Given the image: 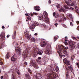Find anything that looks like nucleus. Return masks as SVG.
<instances>
[{
	"instance_id": "nucleus-1",
	"label": "nucleus",
	"mask_w": 79,
	"mask_h": 79,
	"mask_svg": "<svg viewBox=\"0 0 79 79\" xmlns=\"http://www.w3.org/2000/svg\"><path fill=\"white\" fill-rule=\"evenodd\" d=\"M47 68L48 69V70L51 73V75L49 74L47 75V77H48V79H53V78L52 77V76H53L54 78H56L58 77L57 75L55 72L54 67H51L49 65L48 67H47Z\"/></svg>"
},
{
	"instance_id": "nucleus-2",
	"label": "nucleus",
	"mask_w": 79,
	"mask_h": 79,
	"mask_svg": "<svg viewBox=\"0 0 79 79\" xmlns=\"http://www.w3.org/2000/svg\"><path fill=\"white\" fill-rule=\"evenodd\" d=\"M43 15L44 16V17L43 15L38 16V18L39 20H42V19L45 23H49V20L48 19V14L47 12L44 11L43 12Z\"/></svg>"
},
{
	"instance_id": "nucleus-3",
	"label": "nucleus",
	"mask_w": 79,
	"mask_h": 79,
	"mask_svg": "<svg viewBox=\"0 0 79 79\" xmlns=\"http://www.w3.org/2000/svg\"><path fill=\"white\" fill-rule=\"evenodd\" d=\"M65 2L68 6H64V8H65L64 9L63 7H61L59 9L60 11H64V12H65L66 11H67V10H69V6H74V3H75L74 2H72L71 3V2H69L66 1H65Z\"/></svg>"
},
{
	"instance_id": "nucleus-4",
	"label": "nucleus",
	"mask_w": 79,
	"mask_h": 79,
	"mask_svg": "<svg viewBox=\"0 0 79 79\" xmlns=\"http://www.w3.org/2000/svg\"><path fill=\"white\" fill-rule=\"evenodd\" d=\"M43 53H44V52L42 50L39 49L37 52V49H35L33 51V52L32 53V56L33 57H35L37 54H39L40 55H42Z\"/></svg>"
},
{
	"instance_id": "nucleus-5",
	"label": "nucleus",
	"mask_w": 79,
	"mask_h": 79,
	"mask_svg": "<svg viewBox=\"0 0 79 79\" xmlns=\"http://www.w3.org/2000/svg\"><path fill=\"white\" fill-rule=\"evenodd\" d=\"M58 49L57 50V51L58 52L59 54L60 57V58H61V57H62V56L60 55L61 51H63L64 50V49H65V50H68V48L67 47H65L63 45H59L58 46Z\"/></svg>"
},
{
	"instance_id": "nucleus-6",
	"label": "nucleus",
	"mask_w": 79,
	"mask_h": 79,
	"mask_svg": "<svg viewBox=\"0 0 79 79\" xmlns=\"http://www.w3.org/2000/svg\"><path fill=\"white\" fill-rule=\"evenodd\" d=\"M72 70H73V66L72 65H70L68 69L66 68V75L67 79H70L69 74V72L71 71Z\"/></svg>"
},
{
	"instance_id": "nucleus-7",
	"label": "nucleus",
	"mask_w": 79,
	"mask_h": 79,
	"mask_svg": "<svg viewBox=\"0 0 79 79\" xmlns=\"http://www.w3.org/2000/svg\"><path fill=\"white\" fill-rule=\"evenodd\" d=\"M41 47H47L48 45H50V43H48V42H45V41L44 40H42L40 42Z\"/></svg>"
},
{
	"instance_id": "nucleus-8",
	"label": "nucleus",
	"mask_w": 79,
	"mask_h": 79,
	"mask_svg": "<svg viewBox=\"0 0 79 79\" xmlns=\"http://www.w3.org/2000/svg\"><path fill=\"white\" fill-rule=\"evenodd\" d=\"M11 71L12 72H13V71L15 72H16L18 75H20V73L19 72V70H18V68L15 66H13L10 69Z\"/></svg>"
},
{
	"instance_id": "nucleus-9",
	"label": "nucleus",
	"mask_w": 79,
	"mask_h": 79,
	"mask_svg": "<svg viewBox=\"0 0 79 79\" xmlns=\"http://www.w3.org/2000/svg\"><path fill=\"white\" fill-rule=\"evenodd\" d=\"M52 47H51V45H48L46 51V53H47V54H48V55H49V54L52 53Z\"/></svg>"
},
{
	"instance_id": "nucleus-10",
	"label": "nucleus",
	"mask_w": 79,
	"mask_h": 79,
	"mask_svg": "<svg viewBox=\"0 0 79 79\" xmlns=\"http://www.w3.org/2000/svg\"><path fill=\"white\" fill-rule=\"evenodd\" d=\"M30 48H31V47L27 46V48L26 50L23 52V56L24 58L27 57V54L28 53V50H27V49H30Z\"/></svg>"
},
{
	"instance_id": "nucleus-11",
	"label": "nucleus",
	"mask_w": 79,
	"mask_h": 79,
	"mask_svg": "<svg viewBox=\"0 0 79 79\" xmlns=\"http://www.w3.org/2000/svg\"><path fill=\"white\" fill-rule=\"evenodd\" d=\"M69 44L70 45V47L71 48L74 49L76 47V46L75 45V42L73 41H70L69 42Z\"/></svg>"
},
{
	"instance_id": "nucleus-12",
	"label": "nucleus",
	"mask_w": 79,
	"mask_h": 79,
	"mask_svg": "<svg viewBox=\"0 0 79 79\" xmlns=\"http://www.w3.org/2000/svg\"><path fill=\"white\" fill-rule=\"evenodd\" d=\"M24 33L25 35V37L28 39V40H29L30 39V36L29 35V31H25L24 32Z\"/></svg>"
},
{
	"instance_id": "nucleus-13",
	"label": "nucleus",
	"mask_w": 79,
	"mask_h": 79,
	"mask_svg": "<svg viewBox=\"0 0 79 79\" xmlns=\"http://www.w3.org/2000/svg\"><path fill=\"white\" fill-rule=\"evenodd\" d=\"M53 16H54L55 18V22H57V19H58V14L57 13L54 12L53 13Z\"/></svg>"
},
{
	"instance_id": "nucleus-14",
	"label": "nucleus",
	"mask_w": 79,
	"mask_h": 79,
	"mask_svg": "<svg viewBox=\"0 0 79 79\" xmlns=\"http://www.w3.org/2000/svg\"><path fill=\"white\" fill-rule=\"evenodd\" d=\"M29 27L30 29L32 30V31H33L34 30V29H35V26L34 25V24L30 23L29 25Z\"/></svg>"
},
{
	"instance_id": "nucleus-15",
	"label": "nucleus",
	"mask_w": 79,
	"mask_h": 79,
	"mask_svg": "<svg viewBox=\"0 0 79 79\" xmlns=\"http://www.w3.org/2000/svg\"><path fill=\"white\" fill-rule=\"evenodd\" d=\"M62 18L61 19H60L59 20V22L60 23H64V20H66V18H64V15H62L61 16Z\"/></svg>"
},
{
	"instance_id": "nucleus-16",
	"label": "nucleus",
	"mask_w": 79,
	"mask_h": 79,
	"mask_svg": "<svg viewBox=\"0 0 79 79\" xmlns=\"http://www.w3.org/2000/svg\"><path fill=\"white\" fill-rule=\"evenodd\" d=\"M67 17L69 19H71L72 21H73V16H72V15H71V14L68 13L67 14Z\"/></svg>"
},
{
	"instance_id": "nucleus-17",
	"label": "nucleus",
	"mask_w": 79,
	"mask_h": 79,
	"mask_svg": "<svg viewBox=\"0 0 79 79\" xmlns=\"http://www.w3.org/2000/svg\"><path fill=\"white\" fill-rule=\"evenodd\" d=\"M15 48V51L16 53H19V54H20V53H21V49H20V48L18 47H16Z\"/></svg>"
},
{
	"instance_id": "nucleus-18",
	"label": "nucleus",
	"mask_w": 79,
	"mask_h": 79,
	"mask_svg": "<svg viewBox=\"0 0 79 79\" xmlns=\"http://www.w3.org/2000/svg\"><path fill=\"white\" fill-rule=\"evenodd\" d=\"M5 32H2L1 33V39H2V41H3V39H5Z\"/></svg>"
},
{
	"instance_id": "nucleus-19",
	"label": "nucleus",
	"mask_w": 79,
	"mask_h": 79,
	"mask_svg": "<svg viewBox=\"0 0 79 79\" xmlns=\"http://www.w3.org/2000/svg\"><path fill=\"white\" fill-rule=\"evenodd\" d=\"M11 61H13L16 60V56L15 55L13 56L11 58Z\"/></svg>"
},
{
	"instance_id": "nucleus-20",
	"label": "nucleus",
	"mask_w": 79,
	"mask_h": 79,
	"mask_svg": "<svg viewBox=\"0 0 79 79\" xmlns=\"http://www.w3.org/2000/svg\"><path fill=\"white\" fill-rule=\"evenodd\" d=\"M55 69L57 73H59L60 70H59V68L58 67L57 65H56L55 66Z\"/></svg>"
},
{
	"instance_id": "nucleus-21",
	"label": "nucleus",
	"mask_w": 79,
	"mask_h": 79,
	"mask_svg": "<svg viewBox=\"0 0 79 79\" xmlns=\"http://www.w3.org/2000/svg\"><path fill=\"white\" fill-rule=\"evenodd\" d=\"M25 76L26 77V78L25 79H30L31 77L29 75V74L28 73H27L26 74H25Z\"/></svg>"
},
{
	"instance_id": "nucleus-22",
	"label": "nucleus",
	"mask_w": 79,
	"mask_h": 79,
	"mask_svg": "<svg viewBox=\"0 0 79 79\" xmlns=\"http://www.w3.org/2000/svg\"><path fill=\"white\" fill-rule=\"evenodd\" d=\"M34 8L36 11H40V7L39 6H36Z\"/></svg>"
},
{
	"instance_id": "nucleus-23",
	"label": "nucleus",
	"mask_w": 79,
	"mask_h": 79,
	"mask_svg": "<svg viewBox=\"0 0 79 79\" xmlns=\"http://www.w3.org/2000/svg\"><path fill=\"white\" fill-rule=\"evenodd\" d=\"M10 55V53H9V52H7V54H6V56L5 57L6 59H8V58H9Z\"/></svg>"
},
{
	"instance_id": "nucleus-24",
	"label": "nucleus",
	"mask_w": 79,
	"mask_h": 79,
	"mask_svg": "<svg viewBox=\"0 0 79 79\" xmlns=\"http://www.w3.org/2000/svg\"><path fill=\"white\" fill-rule=\"evenodd\" d=\"M32 24H34V25L35 27L36 26H38V25H39V23L35 21H34Z\"/></svg>"
},
{
	"instance_id": "nucleus-25",
	"label": "nucleus",
	"mask_w": 79,
	"mask_h": 79,
	"mask_svg": "<svg viewBox=\"0 0 79 79\" xmlns=\"http://www.w3.org/2000/svg\"><path fill=\"white\" fill-rule=\"evenodd\" d=\"M35 64V63H34V60L31 61L30 64L31 66H34Z\"/></svg>"
},
{
	"instance_id": "nucleus-26",
	"label": "nucleus",
	"mask_w": 79,
	"mask_h": 79,
	"mask_svg": "<svg viewBox=\"0 0 79 79\" xmlns=\"http://www.w3.org/2000/svg\"><path fill=\"white\" fill-rule=\"evenodd\" d=\"M16 31H15L14 33V35L12 36V39H15V36H16Z\"/></svg>"
},
{
	"instance_id": "nucleus-27",
	"label": "nucleus",
	"mask_w": 79,
	"mask_h": 79,
	"mask_svg": "<svg viewBox=\"0 0 79 79\" xmlns=\"http://www.w3.org/2000/svg\"><path fill=\"white\" fill-rule=\"evenodd\" d=\"M33 67L35 68V69H39V66H38V65L37 64H35V65L33 66Z\"/></svg>"
},
{
	"instance_id": "nucleus-28",
	"label": "nucleus",
	"mask_w": 79,
	"mask_h": 79,
	"mask_svg": "<svg viewBox=\"0 0 79 79\" xmlns=\"http://www.w3.org/2000/svg\"><path fill=\"white\" fill-rule=\"evenodd\" d=\"M4 43L3 42H2L1 43V44H0V47H4Z\"/></svg>"
},
{
	"instance_id": "nucleus-29",
	"label": "nucleus",
	"mask_w": 79,
	"mask_h": 79,
	"mask_svg": "<svg viewBox=\"0 0 79 79\" xmlns=\"http://www.w3.org/2000/svg\"><path fill=\"white\" fill-rule=\"evenodd\" d=\"M75 10L77 13H79V9L77 8V6H75Z\"/></svg>"
},
{
	"instance_id": "nucleus-30",
	"label": "nucleus",
	"mask_w": 79,
	"mask_h": 79,
	"mask_svg": "<svg viewBox=\"0 0 79 79\" xmlns=\"http://www.w3.org/2000/svg\"><path fill=\"white\" fill-rule=\"evenodd\" d=\"M63 52L64 54H65V55H67V54H68V52H67V51L64 50L63 51H61L60 52Z\"/></svg>"
},
{
	"instance_id": "nucleus-31",
	"label": "nucleus",
	"mask_w": 79,
	"mask_h": 79,
	"mask_svg": "<svg viewBox=\"0 0 79 79\" xmlns=\"http://www.w3.org/2000/svg\"><path fill=\"white\" fill-rule=\"evenodd\" d=\"M58 38H59V37L57 35L54 36V40H55V41L57 40Z\"/></svg>"
},
{
	"instance_id": "nucleus-32",
	"label": "nucleus",
	"mask_w": 79,
	"mask_h": 79,
	"mask_svg": "<svg viewBox=\"0 0 79 79\" xmlns=\"http://www.w3.org/2000/svg\"><path fill=\"white\" fill-rule=\"evenodd\" d=\"M71 37L74 40H77V39H78V38H77V37H73V36H72Z\"/></svg>"
},
{
	"instance_id": "nucleus-33",
	"label": "nucleus",
	"mask_w": 79,
	"mask_h": 79,
	"mask_svg": "<svg viewBox=\"0 0 79 79\" xmlns=\"http://www.w3.org/2000/svg\"><path fill=\"white\" fill-rule=\"evenodd\" d=\"M31 40H32L33 42H34L35 43L36 42V40H35V39L34 38L32 37L31 38Z\"/></svg>"
},
{
	"instance_id": "nucleus-34",
	"label": "nucleus",
	"mask_w": 79,
	"mask_h": 79,
	"mask_svg": "<svg viewBox=\"0 0 79 79\" xmlns=\"http://www.w3.org/2000/svg\"><path fill=\"white\" fill-rule=\"evenodd\" d=\"M56 6L57 8H60V4L56 3Z\"/></svg>"
},
{
	"instance_id": "nucleus-35",
	"label": "nucleus",
	"mask_w": 79,
	"mask_h": 79,
	"mask_svg": "<svg viewBox=\"0 0 79 79\" xmlns=\"http://www.w3.org/2000/svg\"><path fill=\"white\" fill-rule=\"evenodd\" d=\"M20 45L22 47H24V46L25 45V44H24V43L22 42L20 43Z\"/></svg>"
},
{
	"instance_id": "nucleus-36",
	"label": "nucleus",
	"mask_w": 79,
	"mask_h": 79,
	"mask_svg": "<svg viewBox=\"0 0 79 79\" xmlns=\"http://www.w3.org/2000/svg\"><path fill=\"white\" fill-rule=\"evenodd\" d=\"M15 74H12V79H16L15 78Z\"/></svg>"
},
{
	"instance_id": "nucleus-37",
	"label": "nucleus",
	"mask_w": 79,
	"mask_h": 79,
	"mask_svg": "<svg viewBox=\"0 0 79 79\" xmlns=\"http://www.w3.org/2000/svg\"><path fill=\"white\" fill-rule=\"evenodd\" d=\"M66 64V65L67 66H69V65H70V63H69V61H67Z\"/></svg>"
},
{
	"instance_id": "nucleus-38",
	"label": "nucleus",
	"mask_w": 79,
	"mask_h": 79,
	"mask_svg": "<svg viewBox=\"0 0 79 79\" xmlns=\"http://www.w3.org/2000/svg\"><path fill=\"white\" fill-rule=\"evenodd\" d=\"M67 61V60H66V59L65 58L63 60V62L64 63V64H66V62Z\"/></svg>"
},
{
	"instance_id": "nucleus-39",
	"label": "nucleus",
	"mask_w": 79,
	"mask_h": 79,
	"mask_svg": "<svg viewBox=\"0 0 79 79\" xmlns=\"http://www.w3.org/2000/svg\"><path fill=\"white\" fill-rule=\"evenodd\" d=\"M71 59L72 60H74V55H72L71 56Z\"/></svg>"
},
{
	"instance_id": "nucleus-40",
	"label": "nucleus",
	"mask_w": 79,
	"mask_h": 79,
	"mask_svg": "<svg viewBox=\"0 0 79 79\" xmlns=\"http://www.w3.org/2000/svg\"><path fill=\"white\" fill-rule=\"evenodd\" d=\"M28 71L29 73H32V71L30 69H28Z\"/></svg>"
},
{
	"instance_id": "nucleus-41",
	"label": "nucleus",
	"mask_w": 79,
	"mask_h": 79,
	"mask_svg": "<svg viewBox=\"0 0 79 79\" xmlns=\"http://www.w3.org/2000/svg\"><path fill=\"white\" fill-rule=\"evenodd\" d=\"M36 62L38 64H40V63H41V61H40V60H36Z\"/></svg>"
},
{
	"instance_id": "nucleus-42",
	"label": "nucleus",
	"mask_w": 79,
	"mask_h": 79,
	"mask_svg": "<svg viewBox=\"0 0 79 79\" xmlns=\"http://www.w3.org/2000/svg\"><path fill=\"white\" fill-rule=\"evenodd\" d=\"M41 60V57H39L38 58V59L36 60V61H38V60Z\"/></svg>"
},
{
	"instance_id": "nucleus-43",
	"label": "nucleus",
	"mask_w": 79,
	"mask_h": 79,
	"mask_svg": "<svg viewBox=\"0 0 79 79\" xmlns=\"http://www.w3.org/2000/svg\"><path fill=\"white\" fill-rule=\"evenodd\" d=\"M27 19L29 21H30V20H31V18L29 17H27Z\"/></svg>"
},
{
	"instance_id": "nucleus-44",
	"label": "nucleus",
	"mask_w": 79,
	"mask_h": 79,
	"mask_svg": "<svg viewBox=\"0 0 79 79\" xmlns=\"http://www.w3.org/2000/svg\"><path fill=\"white\" fill-rule=\"evenodd\" d=\"M76 65H78V68H79V63H78L77 62L75 64Z\"/></svg>"
},
{
	"instance_id": "nucleus-45",
	"label": "nucleus",
	"mask_w": 79,
	"mask_h": 79,
	"mask_svg": "<svg viewBox=\"0 0 79 79\" xmlns=\"http://www.w3.org/2000/svg\"><path fill=\"white\" fill-rule=\"evenodd\" d=\"M43 63L44 65H45V64H46V61H45L44 60L43 62Z\"/></svg>"
},
{
	"instance_id": "nucleus-46",
	"label": "nucleus",
	"mask_w": 79,
	"mask_h": 79,
	"mask_svg": "<svg viewBox=\"0 0 79 79\" xmlns=\"http://www.w3.org/2000/svg\"><path fill=\"white\" fill-rule=\"evenodd\" d=\"M63 27H65V28L67 27V26H66V25L64 24H63Z\"/></svg>"
},
{
	"instance_id": "nucleus-47",
	"label": "nucleus",
	"mask_w": 79,
	"mask_h": 79,
	"mask_svg": "<svg viewBox=\"0 0 79 79\" xmlns=\"http://www.w3.org/2000/svg\"><path fill=\"white\" fill-rule=\"evenodd\" d=\"M70 25L71 26H73V23L71 22H70Z\"/></svg>"
},
{
	"instance_id": "nucleus-48",
	"label": "nucleus",
	"mask_w": 79,
	"mask_h": 79,
	"mask_svg": "<svg viewBox=\"0 0 79 79\" xmlns=\"http://www.w3.org/2000/svg\"><path fill=\"white\" fill-rule=\"evenodd\" d=\"M34 15H38V13H34Z\"/></svg>"
},
{
	"instance_id": "nucleus-49",
	"label": "nucleus",
	"mask_w": 79,
	"mask_h": 79,
	"mask_svg": "<svg viewBox=\"0 0 79 79\" xmlns=\"http://www.w3.org/2000/svg\"><path fill=\"white\" fill-rule=\"evenodd\" d=\"M55 26L56 27H57V26H58V23H56L54 24Z\"/></svg>"
},
{
	"instance_id": "nucleus-50",
	"label": "nucleus",
	"mask_w": 79,
	"mask_h": 79,
	"mask_svg": "<svg viewBox=\"0 0 79 79\" xmlns=\"http://www.w3.org/2000/svg\"><path fill=\"white\" fill-rule=\"evenodd\" d=\"M68 2H69V3L71 2H72V0H68Z\"/></svg>"
},
{
	"instance_id": "nucleus-51",
	"label": "nucleus",
	"mask_w": 79,
	"mask_h": 79,
	"mask_svg": "<svg viewBox=\"0 0 79 79\" xmlns=\"http://www.w3.org/2000/svg\"><path fill=\"white\" fill-rule=\"evenodd\" d=\"M71 9V10H74V8H73V7H70V6H69V9Z\"/></svg>"
},
{
	"instance_id": "nucleus-52",
	"label": "nucleus",
	"mask_w": 79,
	"mask_h": 79,
	"mask_svg": "<svg viewBox=\"0 0 79 79\" xmlns=\"http://www.w3.org/2000/svg\"><path fill=\"white\" fill-rule=\"evenodd\" d=\"M66 45H68V43L66 42H65L64 43Z\"/></svg>"
},
{
	"instance_id": "nucleus-53",
	"label": "nucleus",
	"mask_w": 79,
	"mask_h": 79,
	"mask_svg": "<svg viewBox=\"0 0 79 79\" xmlns=\"http://www.w3.org/2000/svg\"><path fill=\"white\" fill-rule=\"evenodd\" d=\"M24 64H25L26 65H27V62H24Z\"/></svg>"
},
{
	"instance_id": "nucleus-54",
	"label": "nucleus",
	"mask_w": 79,
	"mask_h": 79,
	"mask_svg": "<svg viewBox=\"0 0 79 79\" xmlns=\"http://www.w3.org/2000/svg\"><path fill=\"white\" fill-rule=\"evenodd\" d=\"M10 37V35H7L6 36L7 38H8L9 37Z\"/></svg>"
},
{
	"instance_id": "nucleus-55",
	"label": "nucleus",
	"mask_w": 79,
	"mask_h": 79,
	"mask_svg": "<svg viewBox=\"0 0 79 79\" xmlns=\"http://www.w3.org/2000/svg\"><path fill=\"white\" fill-rule=\"evenodd\" d=\"M76 23L77 24H79V21H77Z\"/></svg>"
},
{
	"instance_id": "nucleus-56",
	"label": "nucleus",
	"mask_w": 79,
	"mask_h": 79,
	"mask_svg": "<svg viewBox=\"0 0 79 79\" xmlns=\"http://www.w3.org/2000/svg\"><path fill=\"white\" fill-rule=\"evenodd\" d=\"M25 15L26 16H29V15L27 14H26Z\"/></svg>"
},
{
	"instance_id": "nucleus-57",
	"label": "nucleus",
	"mask_w": 79,
	"mask_h": 79,
	"mask_svg": "<svg viewBox=\"0 0 79 79\" xmlns=\"http://www.w3.org/2000/svg\"><path fill=\"white\" fill-rule=\"evenodd\" d=\"M51 1H50V0H49L48 1V2L49 3H51Z\"/></svg>"
},
{
	"instance_id": "nucleus-58",
	"label": "nucleus",
	"mask_w": 79,
	"mask_h": 79,
	"mask_svg": "<svg viewBox=\"0 0 79 79\" xmlns=\"http://www.w3.org/2000/svg\"><path fill=\"white\" fill-rule=\"evenodd\" d=\"M35 35H37V33H36L34 34Z\"/></svg>"
},
{
	"instance_id": "nucleus-59",
	"label": "nucleus",
	"mask_w": 79,
	"mask_h": 79,
	"mask_svg": "<svg viewBox=\"0 0 79 79\" xmlns=\"http://www.w3.org/2000/svg\"><path fill=\"white\" fill-rule=\"evenodd\" d=\"M3 76H1V79H3Z\"/></svg>"
},
{
	"instance_id": "nucleus-60",
	"label": "nucleus",
	"mask_w": 79,
	"mask_h": 79,
	"mask_svg": "<svg viewBox=\"0 0 79 79\" xmlns=\"http://www.w3.org/2000/svg\"><path fill=\"white\" fill-rule=\"evenodd\" d=\"M65 39H68V37L67 36H65Z\"/></svg>"
},
{
	"instance_id": "nucleus-61",
	"label": "nucleus",
	"mask_w": 79,
	"mask_h": 79,
	"mask_svg": "<svg viewBox=\"0 0 79 79\" xmlns=\"http://www.w3.org/2000/svg\"><path fill=\"white\" fill-rule=\"evenodd\" d=\"M2 29H4V28H5V27H4V26H2Z\"/></svg>"
},
{
	"instance_id": "nucleus-62",
	"label": "nucleus",
	"mask_w": 79,
	"mask_h": 79,
	"mask_svg": "<svg viewBox=\"0 0 79 79\" xmlns=\"http://www.w3.org/2000/svg\"><path fill=\"white\" fill-rule=\"evenodd\" d=\"M1 65H2H2H3V63H2V62H1Z\"/></svg>"
},
{
	"instance_id": "nucleus-63",
	"label": "nucleus",
	"mask_w": 79,
	"mask_h": 79,
	"mask_svg": "<svg viewBox=\"0 0 79 79\" xmlns=\"http://www.w3.org/2000/svg\"><path fill=\"white\" fill-rule=\"evenodd\" d=\"M67 41H68V40H65V42H67Z\"/></svg>"
},
{
	"instance_id": "nucleus-64",
	"label": "nucleus",
	"mask_w": 79,
	"mask_h": 79,
	"mask_svg": "<svg viewBox=\"0 0 79 79\" xmlns=\"http://www.w3.org/2000/svg\"><path fill=\"white\" fill-rule=\"evenodd\" d=\"M77 47H78V48L79 49V44H78V46H77Z\"/></svg>"
}]
</instances>
